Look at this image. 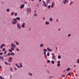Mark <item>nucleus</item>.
Segmentation results:
<instances>
[{"mask_svg":"<svg viewBox=\"0 0 79 79\" xmlns=\"http://www.w3.org/2000/svg\"><path fill=\"white\" fill-rule=\"evenodd\" d=\"M0 78L1 79H4V77H2V76H0Z\"/></svg>","mask_w":79,"mask_h":79,"instance_id":"2f4dec72","label":"nucleus"},{"mask_svg":"<svg viewBox=\"0 0 79 79\" xmlns=\"http://www.w3.org/2000/svg\"><path fill=\"white\" fill-rule=\"evenodd\" d=\"M12 50L11 49H9V52H13V51H12Z\"/></svg>","mask_w":79,"mask_h":79,"instance_id":"c756f323","label":"nucleus"},{"mask_svg":"<svg viewBox=\"0 0 79 79\" xmlns=\"http://www.w3.org/2000/svg\"><path fill=\"white\" fill-rule=\"evenodd\" d=\"M45 24L46 25H48L49 24V22H45Z\"/></svg>","mask_w":79,"mask_h":79,"instance_id":"a211bd4d","label":"nucleus"},{"mask_svg":"<svg viewBox=\"0 0 79 79\" xmlns=\"http://www.w3.org/2000/svg\"><path fill=\"white\" fill-rule=\"evenodd\" d=\"M51 8V6L50 5H49L48 6V9H50Z\"/></svg>","mask_w":79,"mask_h":79,"instance_id":"bb28decb","label":"nucleus"},{"mask_svg":"<svg viewBox=\"0 0 79 79\" xmlns=\"http://www.w3.org/2000/svg\"><path fill=\"white\" fill-rule=\"evenodd\" d=\"M47 62L48 63H50V61L49 60H48L47 61Z\"/></svg>","mask_w":79,"mask_h":79,"instance_id":"72a5a7b5","label":"nucleus"},{"mask_svg":"<svg viewBox=\"0 0 79 79\" xmlns=\"http://www.w3.org/2000/svg\"><path fill=\"white\" fill-rule=\"evenodd\" d=\"M16 51H17V52H19V48H16L15 49Z\"/></svg>","mask_w":79,"mask_h":79,"instance_id":"5701e85b","label":"nucleus"},{"mask_svg":"<svg viewBox=\"0 0 79 79\" xmlns=\"http://www.w3.org/2000/svg\"><path fill=\"white\" fill-rule=\"evenodd\" d=\"M0 59H2V60L3 61L4 58H3V57L0 56Z\"/></svg>","mask_w":79,"mask_h":79,"instance_id":"dca6fc26","label":"nucleus"},{"mask_svg":"<svg viewBox=\"0 0 79 79\" xmlns=\"http://www.w3.org/2000/svg\"><path fill=\"white\" fill-rule=\"evenodd\" d=\"M49 21H53V19L52 18H50L49 19Z\"/></svg>","mask_w":79,"mask_h":79,"instance_id":"4be33fe9","label":"nucleus"},{"mask_svg":"<svg viewBox=\"0 0 79 79\" xmlns=\"http://www.w3.org/2000/svg\"><path fill=\"white\" fill-rule=\"evenodd\" d=\"M12 23L13 24H16L17 23V20L15 18L13 19V21L12 22Z\"/></svg>","mask_w":79,"mask_h":79,"instance_id":"f03ea898","label":"nucleus"},{"mask_svg":"<svg viewBox=\"0 0 79 79\" xmlns=\"http://www.w3.org/2000/svg\"><path fill=\"white\" fill-rule=\"evenodd\" d=\"M10 46L11 47V50L13 51H14V50H15V48H16V44L13 43H12L11 44Z\"/></svg>","mask_w":79,"mask_h":79,"instance_id":"f257e3e1","label":"nucleus"},{"mask_svg":"<svg viewBox=\"0 0 79 79\" xmlns=\"http://www.w3.org/2000/svg\"><path fill=\"white\" fill-rule=\"evenodd\" d=\"M17 13L16 12L15 14V16H17Z\"/></svg>","mask_w":79,"mask_h":79,"instance_id":"37998d69","label":"nucleus"},{"mask_svg":"<svg viewBox=\"0 0 79 79\" xmlns=\"http://www.w3.org/2000/svg\"><path fill=\"white\" fill-rule=\"evenodd\" d=\"M27 2H24V4H27Z\"/></svg>","mask_w":79,"mask_h":79,"instance_id":"79ce46f5","label":"nucleus"},{"mask_svg":"<svg viewBox=\"0 0 79 79\" xmlns=\"http://www.w3.org/2000/svg\"><path fill=\"white\" fill-rule=\"evenodd\" d=\"M43 51L44 52H47V49H43Z\"/></svg>","mask_w":79,"mask_h":79,"instance_id":"412c9836","label":"nucleus"},{"mask_svg":"<svg viewBox=\"0 0 79 79\" xmlns=\"http://www.w3.org/2000/svg\"><path fill=\"white\" fill-rule=\"evenodd\" d=\"M74 67H75V68H76V65H74V66H73Z\"/></svg>","mask_w":79,"mask_h":79,"instance_id":"0e129e2a","label":"nucleus"},{"mask_svg":"<svg viewBox=\"0 0 79 79\" xmlns=\"http://www.w3.org/2000/svg\"><path fill=\"white\" fill-rule=\"evenodd\" d=\"M34 16H37V15L36 14H35L34 15Z\"/></svg>","mask_w":79,"mask_h":79,"instance_id":"8fccbe9b","label":"nucleus"},{"mask_svg":"<svg viewBox=\"0 0 79 79\" xmlns=\"http://www.w3.org/2000/svg\"><path fill=\"white\" fill-rule=\"evenodd\" d=\"M3 47H5V44H3L2 45L0 46L1 48H2Z\"/></svg>","mask_w":79,"mask_h":79,"instance_id":"1a4fd4ad","label":"nucleus"},{"mask_svg":"<svg viewBox=\"0 0 79 79\" xmlns=\"http://www.w3.org/2000/svg\"><path fill=\"white\" fill-rule=\"evenodd\" d=\"M52 64H55V62H54V61L52 60Z\"/></svg>","mask_w":79,"mask_h":79,"instance_id":"c9c22d12","label":"nucleus"},{"mask_svg":"<svg viewBox=\"0 0 79 79\" xmlns=\"http://www.w3.org/2000/svg\"><path fill=\"white\" fill-rule=\"evenodd\" d=\"M60 30H61V29L59 28V29H58V31H60Z\"/></svg>","mask_w":79,"mask_h":79,"instance_id":"338daca9","label":"nucleus"},{"mask_svg":"<svg viewBox=\"0 0 79 79\" xmlns=\"http://www.w3.org/2000/svg\"><path fill=\"white\" fill-rule=\"evenodd\" d=\"M44 55H45L46 54V52H44Z\"/></svg>","mask_w":79,"mask_h":79,"instance_id":"bf43d9fd","label":"nucleus"},{"mask_svg":"<svg viewBox=\"0 0 79 79\" xmlns=\"http://www.w3.org/2000/svg\"><path fill=\"white\" fill-rule=\"evenodd\" d=\"M17 27L19 29H21V26L20 25V24L18 23L17 24Z\"/></svg>","mask_w":79,"mask_h":79,"instance_id":"0eeeda50","label":"nucleus"},{"mask_svg":"<svg viewBox=\"0 0 79 79\" xmlns=\"http://www.w3.org/2000/svg\"><path fill=\"white\" fill-rule=\"evenodd\" d=\"M15 65L18 68H20V67L17 64H15Z\"/></svg>","mask_w":79,"mask_h":79,"instance_id":"2eb2a0df","label":"nucleus"},{"mask_svg":"<svg viewBox=\"0 0 79 79\" xmlns=\"http://www.w3.org/2000/svg\"><path fill=\"white\" fill-rule=\"evenodd\" d=\"M5 64H7V65L8 63L6 62H5Z\"/></svg>","mask_w":79,"mask_h":79,"instance_id":"6e6d98bb","label":"nucleus"},{"mask_svg":"<svg viewBox=\"0 0 79 79\" xmlns=\"http://www.w3.org/2000/svg\"><path fill=\"white\" fill-rule=\"evenodd\" d=\"M71 74V73H69L68 74V76H70Z\"/></svg>","mask_w":79,"mask_h":79,"instance_id":"a18cd8bd","label":"nucleus"},{"mask_svg":"<svg viewBox=\"0 0 79 79\" xmlns=\"http://www.w3.org/2000/svg\"><path fill=\"white\" fill-rule=\"evenodd\" d=\"M52 5H55V3L54 2H52Z\"/></svg>","mask_w":79,"mask_h":79,"instance_id":"de8ad7c7","label":"nucleus"},{"mask_svg":"<svg viewBox=\"0 0 79 79\" xmlns=\"http://www.w3.org/2000/svg\"><path fill=\"white\" fill-rule=\"evenodd\" d=\"M11 55L12 56H14V55H15V53L14 52H11Z\"/></svg>","mask_w":79,"mask_h":79,"instance_id":"a878e982","label":"nucleus"},{"mask_svg":"<svg viewBox=\"0 0 79 79\" xmlns=\"http://www.w3.org/2000/svg\"><path fill=\"white\" fill-rule=\"evenodd\" d=\"M15 43H16V44L17 45H19V43H18V42L15 41Z\"/></svg>","mask_w":79,"mask_h":79,"instance_id":"f8f14e48","label":"nucleus"},{"mask_svg":"<svg viewBox=\"0 0 79 79\" xmlns=\"http://www.w3.org/2000/svg\"><path fill=\"white\" fill-rule=\"evenodd\" d=\"M77 63H79V59H78L77 60Z\"/></svg>","mask_w":79,"mask_h":79,"instance_id":"c03bdc74","label":"nucleus"},{"mask_svg":"<svg viewBox=\"0 0 79 79\" xmlns=\"http://www.w3.org/2000/svg\"><path fill=\"white\" fill-rule=\"evenodd\" d=\"M44 57H45V58H47V55H45Z\"/></svg>","mask_w":79,"mask_h":79,"instance_id":"603ef678","label":"nucleus"},{"mask_svg":"<svg viewBox=\"0 0 79 79\" xmlns=\"http://www.w3.org/2000/svg\"><path fill=\"white\" fill-rule=\"evenodd\" d=\"M71 36V34H69L68 35V37H70Z\"/></svg>","mask_w":79,"mask_h":79,"instance_id":"864d4df0","label":"nucleus"},{"mask_svg":"<svg viewBox=\"0 0 79 79\" xmlns=\"http://www.w3.org/2000/svg\"><path fill=\"white\" fill-rule=\"evenodd\" d=\"M14 69H15V71H16V70H17V68H16V67H15Z\"/></svg>","mask_w":79,"mask_h":79,"instance_id":"09e8293b","label":"nucleus"},{"mask_svg":"<svg viewBox=\"0 0 79 79\" xmlns=\"http://www.w3.org/2000/svg\"><path fill=\"white\" fill-rule=\"evenodd\" d=\"M10 70L11 71V72H12V71H13V69H12V68L11 67L10 68Z\"/></svg>","mask_w":79,"mask_h":79,"instance_id":"c85d7f7f","label":"nucleus"},{"mask_svg":"<svg viewBox=\"0 0 79 79\" xmlns=\"http://www.w3.org/2000/svg\"><path fill=\"white\" fill-rule=\"evenodd\" d=\"M47 49L49 52H52V50L51 49H49V48H47Z\"/></svg>","mask_w":79,"mask_h":79,"instance_id":"9d476101","label":"nucleus"},{"mask_svg":"<svg viewBox=\"0 0 79 79\" xmlns=\"http://www.w3.org/2000/svg\"><path fill=\"white\" fill-rule=\"evenodd\" d=\"M51 7L52 8H53V5H51Z\"/></svg>","mask_w":79,"mask_h":79,"instance_id":"e2e57ef3","label":"nucleus"},{"mask_svg":"<svg viewBox=\"0 0 79 79\" xmlns=\"http://www.w3.org/2000/svg\"><path fill=\"white\" fill-rule=\"evenodd\" d=\"M43 20H45V17H43Z\"/></svg>","mask_w":79,"mask_h":79,"instance_id":"13d9d810","label":"nucleus"},{"mask_svg":"<svg viewBox=\"0 0 79 79\" xmlns=\"http://www.w3.org/2000/svg\"><path fill=\"white\" fill-rule=\"evenodd\" d=\"M8 65H11V64L10 63H9V64H8Z\"/></svg>","mask_w":79,"mask_h":79,"instance_id":"774afa93","label":"nucleus"},{"mask_svg":"<svg viewBox=\"0 0 79 79\" xmlns=\"http://www.w3.org/2000/svg\"><path fill=\"white\" fill-rule=\"evenodd\" d=\"M7 56H10L11 55V53L10 52L6 54Z\"/></svg>","mask_w":79,"mask_h":79,"instance_id":"6ab92c4d","label":"nucleus"},{"mask_svg":"<svg viewBox=\"0 0 79 79\" xmlns=\"http://www.w3.org/2000/svg\"><path fill=\"white\" fill-rule=\"evenodd\" d=\"M56 21H57V22H58V21H59V20H58V19H56Z\"/></svg>","mask_w":79,"mask_h":79,"instance_id":"052dcab7","label":"nucleus"},{"mask_svg":"<svg viewBox=\"0 0 79 79\" xmlns=\"http://www.w3.org/2000/svg\"><path fill=\"white\" fill-rule=\"evenodd\" d=\"M19 65L20 68H23V66H22V64L21 63H20Z\"/></svg>","mask_w":79,"mask_h":79,"instance_id":"393cba45","label":"nucleus"},{"mask_svg":"<svg viewBox=\"0 0 79 79\" xmlns=\"http://www.w3.org/2000/svg\"><path fill=\"white\" fill-rule=\"evenodd\" d=\"M6 11L7 12H9V11H10V9H7Z\"/></svg>","mask_w":79,"mask_h":79,"instance_id":"a19ab883","label":"nucleus"},{"mask_svg":"<svg viewBox=\"0 0 79 79\" xmlns=\"http://www.w3.org/2000/svg\"><path fill=\"white\" fill-rule=\"evenodd\" d=\"M14 14H15V13H14V12H12V14H11V15L13 16V15Z\"/></svg>","mask_w":79,"mask_h":79,"instance_id":"ea45409f","label":"nucleus"},{"mask_svg":"<svg viewBox=\"0 0 79 79\" xmlns=\"http://www.w3.org/2000/svg\"><path fill=\"white\" fill-rule=\"evenodd\" d=\"M6 53H7V51H6V50L4 53V55H6Z\"/></svg>","mask_w":79,"mask_h":79,"instance_id":"473e14b6","label":"nucleus"},{"mask_svg":"<svg viewBox=\"0 0 79 79\" xmlns=\"http://www.w3.org/2000/svg\"><path fill=\"white\" fill-rule=\"evenodd\" d=\"M44 44H41L40 45V47H43V46H44Z\"/></svg>","mask_w":79,"mask_h":79,"instance_id":"f3484780","label":"nucleus"},{"mask_svg":"<svg viewBox=\"0 0 79 79\" xmlns=\"http://www.w3.org/2000/svg\"><path fill=\"white\" fill-rule=\"evenodd\" d=\"M56 49L57 50H58V48H57V47H56Z\"/></svg>","mask_w":79,"mask_h":79,"instance_id":"69168bd1","label":"nucleus"},{"mask_svg":"<svg viewBox=\"0 0 79 79\" xmlns=\"http://www.w3.org/2000/svg\"><path fill=\"white\" fill-rule=\"evenodd\" d=\"M58 59H60L61 58V56H58Z\"/></svg>","mask_w":79,"mask_h":79,"instance_id":"58836bf2","label":"nucleus"},{"mask_svg":"<svg viewBox=\"0 0 79 79\" xmlns=\"http://www.w3.org/2000/svg\"><path fill=\"white\" fill-rule=\"evenodd\" d=\"M52 56H54L55 55V54L54 53H52Z\"/></svg>","mask_w":79,"mask_h":79,"instance_id":"680f3d73","label":"nucleus"},{"mask_svg":"<svg viewBox=\"0 0 79 79\" xmlns=\"http://www.w3.org/2000/svg\"><path fill=\"white\" fill-rule=\"evenodd\" d=\"M65 2H66V3H69V1L68 0H64Z\"/></svg>","mask_w":79,"mask_h":79,"instance_id":"7c9ffc66","label":"nucleus"},{"mask_svg":"<svg viewBox=\"0 0 79 79\" xmlns=\"http://www.w3.org/2000/svg\"><path fill=\"white\" fill-rule=\"evenodd\" d=\"M13 60V58H12L10 57L9 58V59H8V62H9V63H11V62H12V60Z\"/></svg>","mask_w":79,"mask_h":79,"instance_id":"20e7f679","label":"nucleus"},{"mask_svg":"<svg viewBox=\"0 0 79 79\" xmlns=\"http://www.w3.org/2000/svg\"><path fill=\"white\" fill-rule=\"evenodd\" d=\"M0 55H3V53H2V52L0 53Z\"/></svg>","mask_w":79,"mask_h":79,"instance_id":"5fc2aeb1","label":"nucleus"},{"mask_svg":"<svg viewBox=\"0 0 79 79\" xmlns=\"http://www.w3.org/2000/svg\"><path fill=\"white\" fill-rule=\"evenodd\" d=\"M63 3L64 4H66V2L65 1V0H64L63 1Z\"/></svg>","mask_w":79,"mask_h":79,"instance_id":"f704fd0d","label":"nucleus"},{"mask_svg":"<svg viewBox=\"0 0 79 79\" xmlns=\"http://www.w3.org/2000/svg\"><path fill=\"white\" fill-rule=\"evenodd\" d=\"M15 19L16 20H20V19H20V17H17L16 18V19Z\"/></svg>","mask_w":79,"mask_h":79,"instance_id":"9b49d317","label":"nucleus"},{"mask_svg":"<svg viewBox=\"0 0 79 79\" xmlns=\"http://www.w3.org/2000/svg\"><path fill=\"white\" fill-rule=\"evenodd\" d=\"M50 0H46V3H48V4L49 3H50Z\"/></svg>","mask_w":79,"mask_h":79,"instance_id":"ddd939ff","label":"nucleus"},{"mask_svg":"<svg viewBox=\"0 0 79 79\" xmlns=\"http://www.w3.org/2000/svg\"><path fill=\"white\" fill-rule=\"evenodd\" d=\"M47 56H50V53L49 52H48L47 54Z\"/></svg>","mask_w":79,"mask_h":79,"instance_id":"cd10ccee","label":"nucleus"},{"mask_svg":"<svg viewBox=\"0 0 79 79\" xmlns=\"http://www.w3.org/2000/svg\"><path fill=\"white\" fill-rule=\"evenodd\" d=\"M43 3L44 4L43 5V6H44V7H47L48 6V4L46 3L44 1H43Z\"/></svg>","mask_w":79,"mask_h":79,"instance_id":"7ed1b4c3","label":"nucleus"},{"mask_svg":"<svg viewBox=\"0 0 79 79\" xmlns=\"http://www.w3.org/2000/svg\"><path fill=\"white\" fill-rule=\"evenodd\" d=\"M52 59H53V60H55V56H52Z\"/></svg>","mask_w":79,"mask_h":79,"instance_id":"b1692460","label":"nucleus"},{"mask_svg":"<svg viewBox=\"0 0 79 79\" xmlns=\"http://www.w3.org/2000/svg\"><path fill=\"white\" fill-rule=\"evenodd\" d=\"M70 69H71L70 68H69L67 69L66 71H70Z\"/></svg>","mask_w":79,"mask_h":79,"instance_id":"4468645a","label":"nucleus"},{"mask_svg":"<svg viewBox=\"0 0 79 79\" xmlns=\"http://www.w3.org/2000/svg\"><path fill=\"white\" fill-rule=\"evenodd\" d=\"M57 63H58V64H60V61H58L57 62Z\"/></svg>","mask_w":79,"mask_h":79,"instance_id":"4d7b16f0","label":"nucleus"},{"mask_svg":"<svg viewBox=\"0 0 79 79\" xmlns=\"http://www.w3.org/2000/svg\"><path fill=\"white\" fill-rule=\"evenodd\" d=\"M27 12L29 13L31 12V8H28L26 10Z\"/></svg>","mask_w":79,"mask_h":79,"instance_id":"39448f33","label":"nucleus"},{"mask_svg":"<svg viewBox=\"0 0 79 79\" xmlns=\"http://www.w3.org/2000/svg\"><path fill=\"white\" fill-rule=\"evenodd\" d=\"M29 75H30V76H32V73H29Z\"/></svg>","mask_w":79,"mask_h":79,"instance_id":"49530a36","label":"nucleus"},{"mask_svg":"<svg viewBox=\"0 0 79 79\" xmlns=\"http://www.w3.org/2000/svg\"><path fill=\"white\" fill-rule=\"evenodd\" d=\"M24 6H25V5L22 4L20 7V9H23V8H24Z\"/></svg>","mask_w":79,"mask_h":79,"instance_id":"423d86ee","label":"nucleus"},{"mask_svg":"<svg viewBox=\"0 0 79 79\" xmlns=\"http://www.w3.org/2000/svg\"><path fill=\"white\" fill-rule=\"evenodd\" d=\"M73 1H72V2H70V4H69V5H72V4H73Z\"/></svg>","mask_w":79,"mask_h":79,"instance_id":"aec40b11","label":"nucleus"},{"mask_svg":"<svg viewBox=\"0 0 79 79\" xmlns=\"http://www.w3.org/2000/svg\"><path fill=\"white\" fill-rule=\"evenodd\" d=\"M22 27L23 28H25V23H23L22 24Z\"/></svg>","mask_w":79,"mask_h":79,"instance_id":"6e6552de","label":"nucleus"},{"mask_svg":"<svg viewBox=\"0 0 79 79\" xmlns=\"http://www.w3.org/2000/svg\"><path fill=\"white\" fill-rule=\"evenodd\" d=\"M2 51L3 52H4V51H5V48H3Z\"/></svg>","mask_w":79,"mask_h":79,"instance_id":"4c0bfd02","label":"nucleus"},{"mask_svg":"<svg viewBox=\"0 0 79 79\" xmlns=\"http://www.w3.org/2000/svg\"><path fill=\"white\" fill-rule=\"evenodd\" d=\"M65 76V75H63L61 76V77H64Z\"/></svg>","mask_w":79,"mask_h":79,"instance_id":"e433bc0d","label":"nucleus"},{"mask_svg":"<svg viewBox=\"0 0 79 79\" xmlns=\"http://www.w3.org/2000/svg\"><path fill=\"white\" fill-rule=\"evenodd\" d=\"M57 66L59 67L60 66V64H57Z\"/></svg>","mask_w":79,"mask_h":79,"instance_id":"3c124183","label":"nucleus"}]
</instances>
